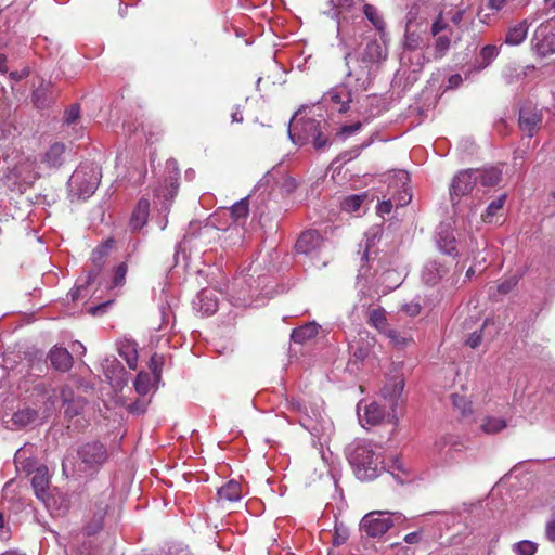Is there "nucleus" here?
<instances>
[{
    "label": "nucleus",
    "mask_w": 555,
    "mask_h": 555,
    "mask_svg": "<svg viewBox=\"0 0 555 555\" xmlns=\"http://www.w3.org/2000/svg\"><path fill=\"white\" fill-rule=\"evenodd\" d=\"M450 400L454 409H456L461 414L466 415L472 412L470 401L464 395L452 393L450 396Z\"/></svg>",
    "instance_id": "e433bc0d"
},
{
    "label": "nucleus",
    "mask_w": 555,
    "mask_h": 555,
    "mask_svg": "<svg viewBox=\"0 0 555 555\" xmlns=\"http://www.w3.org/2000/svg\"><path fill=\"white\" fill-rule=\"evenodd\" d=\"M393 526V519L388 512L374 511L363 516L360 529L370 538L384 535Z\"/></svg>",
    "instance_id": "20e7f679"
},
{
    "label": "nucleus",
    "mask_w": 555,
    "mask_h": 555,
    "mask_svg": "<svg viewBox=\"0 0 555 555\" xmlns=\"http://www.w3.org/2000/svg\"><path fill=\"white\" fill-rule=\"evenodd\" d=\"M476 185L473 176H455L450 185V198L453 205L460 202L462 196L469 194Z\"/></svg>",
    "instance_id": "2eb2a0df"
},
{
    "label": "nucleus",
    "mask_w": 555,
    "mask_h": 555,
    "mask_svg": "<svg viewBox=\"0 0 555 555\" xmlns=\"http://www.w3.org/2000/svg\"><path fill=\"white\" fill-rule=\"evenodd\" d=\"M37 418V412L33 409H24L13 414L12 421L20 426H26Z\"/></svg>",
    "instance_id": "c9c22d12"
},
{
    "label": "nucleus",
    "mask_w": 555,
    "mask_h": 555,
    "mask_svg": "<svg viewBox=\"0 0 555 555\" xmlns=\"http://www.w3.org/2000/svg\"><path fill=\"white\" fill-rule=\"evenodd\" d=\"M218 498L222 501L237 502L242 499V486L238 481L230 480L218 490Z\"/></svg>",
    "instance_id": "cd10ccee"
},
{
    "label": "nucleus",
    "mask_w": 555,
    "mask_h": 555,
    "mask_svg": "<svg viewBox=\"0 0 555 555\" xmlns=\"http://www.w3.org/2000/svg\"><path fill=\"white\" fill-rule=\"evenodd\" d=\"M135 391L140 396H145L151 390V376L146 372H140L134 380Z\"/></svg>",
    "instance_id": "58836bf2"
},
{
    "label": "nucleus",
    "mask_w": 555,
    "mask_h": 555,
    "mask_svg": "<svg viewBox=\"0 0 555 555\" xmlns=\"http://www.w3.org/2000/svg\"><path fill=\"white\" fill-rule=\"evenodd\" d=\"M324 240L315 230H309L301 233L296 243V251L315 258L320 255Z\"/></svg>",
    "instance_id": "f8f14e48"
},
{
    "label": "nucleus",
    "mask_w": 555,
    "mask_h": 555,
    "mask_svg": "<svg viewBox=\"0 0 555 555\" xmlns=\"http://www.w3.org/2000/svg\"><path fill=\"white\" fill-rule=\"evenodd\" d=\"M363 13L377 30H379V31L384 30V27H385L384 20L375 7H373L371 4H365L363 7Z\"/></svg>",
    "instance_id": "72a5a7b5"
},
{
    "label": "nucleus",
    "mask_w": 555,
    "mask_h": 555,
    "mask_svg": "<svg viewBox=\"0 0 555 555\" xmlns=\"http://www.w3.org/2000/svg\"><path fill=\"white\" fill-rule=\"evenodd\" d=\"M358 155H359L358 150H352V151L343 153L341 155H339L336 159H334L331 163L328 170H331L333 173H339L341 171L344 165H346L347 163L354 159Z\"/></svg>",
    "instance_id": "473e14b6"
},
{
    "label": "nucleus",
    "mask_w": 555,
    "mask_h": 555,
    "mask_svg": "<svg viewBox=\"0 0 555 555\" xmlns=\"http://www.w3.org/2000/svg\"><path fill=\"white\" fill-rule=\"evenodd\" d=\"M288 135L294 144L305 145L312 142L313 147L318 151L328 145L327 137L323 134L321 129V121L310 118L296 119L295 117L289 125Z\"/></svg>",
    "instance_id": "f03ea898"
},
{
    "label": "nucleus",
    "mask_w": 555,
    "mask_h": 555,
    "mask_svg": "<svg viewBox=\"0 0 555 555\" xmlns=\"http://www.w3.org/2000/svg\"><path fill=\"white\" fill-rule=\"evenodd\" d=\"M107 249L108 247L107 246H102V247H99L96 248L95 250H93L92 253V262L95 267L94 271H91L86 280L85 283L82 284H77L75 286V288H73L69 293L70 297L73 300H77L80 296H81V293L82 291L86 289L87 285L94 279V276L99 273V271L101 270L102 268V264L104 262V258L106 257L107 255Z\"/></svg>",
    "instance_id": "4468645a"
},
{
    "label": "nucleus",
    "mask_w": 555,
    "mask_h": 555,
    "mask_svg": "<svg viewBox=\"0 0 555 555\" xmlns=\"http://www.w3.org/2000/svg\"><path fill=\"white\" fill-rule=\"evenodd\" d=\"M33 102L36 107L43 108L47 106L50 102V100L47 96V90L43 88H38L33 93Z\"/></svg>",
    "instance_id": "a18cd8bd"
},
{
    "label": "nucleus",
    "mask_w": 555,
    "mask_h": 555,
    "mask_svg": "<svg viewBox=\"0 0 555 555\" xmlns=\"http://www.w3.org/2000/svg\"><path fill=\"white\" fill-rule=\"evenodd\" d=\"M390 188H400L392 194V199L397 206H406L412 199L409 176H393V181L389 182Z\"/></svg>",
    "instance_id": "f3484780"
},
{
    "label": "nucleus",
    "mask_w": 555,
    "mask_h": 555,
    "mask_svg": "<svg viewBox=\"0 0 555 555\" xmlns=\"http://www.w3.org/2000/svg\"><path fill=\"white\" fill-rule=\"evenodd\" d=\"M451 43V38L448 35H438L435 42V57H442L446 52L449 50Z\"/></svg>",
    "instance_id": "a19ab883"
},
{
    "label": "nucleus",
    "mask_w": 555,
    "mask_h": 555,
    "mask_svg": "<svg viewBox=\"0 0 555 555\" xmlns=\"http://www.w3.org/2000/svg\"><path fill=\"white\" fill-rule=\"evenodd\" d=\"M391 343L397 347H404L409 339L406 337H403L400 333H398L395 330L388 328L386 333H384Z\"/></svg>",
    "instance_id": "49530a36"
},
{
    "label": "nucleus",
    "mask_w": 555,
    "mask_h": 555,
    "mask_svg": "<svg viewBox=\"0 0 555 555\" xmlns=\"http://www.w3.org/2000/svg\"><path fill=\"white\" fill-rule=\"evenodd\" d=\"M498 55V48L495 46H486L480 51V56L489 64Z\"/></svg>",
    "instance_id": "8fccbe9b"
},
{
    "label": "nucleus",
    "mask_w": 555,
    "mask_h": 555,
    "mask_svg": "<svg viewBox=\"0 0 555 555\" xmlns=\"http://www.w3.org/2000/svg\"><path fill=\"white\" fill-rule=\"evenodd\" d=\"M198 310L205 315L214 314L218 309V300L214 292L209 289H203L197 295Z\"/></svg>",
    "instance_id": "a878e982"
},
{
    "label": "nucleus",
    "mask_w": 555,
    "mask_h": 555,
    "mask_svg": "<svg viewBox=\"0 0 555 555\" xmlns=\"http://www.w3.org/2000/svg\"><path fill=\"white\" fill-rule=\"evenodd\" d=\"M393 199L392 198H389L387 201H383L378 204L377 206V212L380 215V216H384V215H388L391 212L392 210V206H393Z\"/></svg>",
    "instance_id": "603ef678"
},
{
    "label": "nucleus",
    "mask_w": 555,
    "mask_h": 555,
    "mask_svg": "<svg viewBox=\"0 0 555 555\" xmlns=\"http://www.w3.org/2000/svg\"><path fill=\"white\" fill-rule=\"evenodd\" d=\"M128 272V266L126 262H121L114 269V274L109 284V288L121 287L126 282V275Z\"/></svg>",
    "instance_id": "4c0bfd02"
},
{
    "label": "nucleus",
    "mask_w": 555,
    "mask_h": 555,
    "mask_svg": "<svg viewBox=\"0 0 555 555\" xmlns=\"http://www.w3.org/2000/svg\"><path fill=\"white\" fill-rule=\"evenodd\" d=\"M369 324L375 327L379 333H386V331L389 328L386 311L380 307L371 310L369 314Z\"/></svg>",
    "instance_id": "c85d7f7f"
},
{
    "label": "nucleus",
    "mask_w": 555,
    "mask_h": 555,
    "mask_svg": "<svg viewBox=\"0 0 555 555\" xmlns=\"http://www.w3.org/2000/svg\"><path fill=\"white\" fill-rule=\"evenodd\" d=\"M362 125L361 122H356V124H352V125H346V126H343L340 127V129L337 131L336 135L337 138H339L340 140H346L348 139L349 137L353 135L354 133H357L360 129H361Z\"/></svg>",
    "instance_id": "c03bdc74"
},
{
    "label": "nucleus",
    "mask_w": 555,
    "mask_h": 555,
    "mask_svg": "<svg viewBox=\"0 0 555 555\" xmlns=\"http://www.w3.org/2000/svg\"><path fill=\"white\" fill-rule=\"evenodd\" d=\"M323 100L332 111L346 113L352 101V93L346 85H339L326 92Z\"/></svg>",
    "instance_id": "9b49d317"
},
{
    "label": "nucleus",
    "mask_w": 555,
    "mask_h": 555,
    "mask_svg": "<svg viewBox=\"0 0 555 555\" xmlns=\"http://www.w3.org/2000/svg\"><path fill=\"white\" fill-rule=\"evenodd\" d=\"M79 457L89 467L100 466L107 459L106 448L98 441L86 443L79 450Z\"/></svg>",
    "instance_id": "ddd939ff"
},
{
    "label": "nucleus",
    "mask_w": 555,
    "mask_h": 555,
    "mask_svg": "<svg viewBox=\"0 0 555 555\" xmlns=\"http://www.w3.org/2000/svg\"><path fill=\"white\" fill-rule=\"evenodd\" d=\"M27 473L31 475L30 481L35 495L38 500L42 501L44 504H48L51 498L50 474L48 467L43 464H39L34 469L29 468Z\"/></svg>",
    "instance_id": "9d476101"
},
{
    "label": "nucleus",
    "mask_w": 555,
    "mask_h": 555,
    "mask_svg": "<svg viewBox=\"0 0 555 555\" xmlns=\"http://www.w3.org/2000/svg\"><path fill=\"white\" fill-rule=\"evenodd\" d=\"M348 460L357 478L362 481L373 480L385 470L382 447L367 440L357 442Z\"/></svg>",
    "instance_id": "f257e3e1"
},
{
    "label": "nucleus",
    "mask_w": 555,
    "mask_h": 555,
    "mask_svg": "<svg viewBox=\"0 0 555 555\" xmlns=\"http://www.w3.org/2000/svg\"><path fill=\"white\" fill-rule=\"evenodd\" d=\"M506 195L502 194L496 199L492 201L487 209L486 212L482 215V220L485 222H492L493 217L503 208L505 204Z\"/></svg>",
    "instance_id": "f704fd0d"
},
{
    "label": "nucleus",
    "mask_w": 555,
    "mask_h": 555,
    "mask_svg": "<svg viewBox=\"0 0 555 555\" xmlns=\"http://www.w3.org/2000/svg\"><path fill=\"white\" fill-rule=\"evenodd\" d=\"M448 270L436 261L428 262L422 272V280L427 285H436L446 274Z\"/></svg>",
    "instance_id": "4be33fe9"
},
{
    "label": "nucleus",
    "mask_w": 555,
    "mask_h": 555,
    "mask_svg": "<svg viewBox=\"0 0 555 555\" xmlns=\"http://www.w3.org/2000/svg\"><path fill=\"white\" fill-rule=\"evenodd\" d=\"M518 283L515 276L508 278L498 284V293L502 295L508 294Z\"/></svg>",
    "instance_id": "de8ad7c7"
},
{
    "label": "nucleus",
    "mask_w": 555,
    "mask_h": 555,
    "mask_svg": "<svg viewBox=\"0 0 555 555\" xmlns=\"http://www.w3.org/2000/svg\"><path fill=\"white\" fill-rule=\"evenodd\" d=\"M286 409L289 412L297 414L298 423L308 431L314 433L319 430V423L321 413L312 409L311 413L308 412L306 404L296 398H286Z\"/></svg>",
    "instance_id": "423d86ee"
},
{
    "label": "nucleus",
    "mask_w": 555,
    "mask_h": 555,
    "mask_svg": "<svg viewBox=\"0 0 555 555\" xmlns=\"http://www.w3.org/2000/svg\"><path fill=\"white\" fill-rule=\"evenodd\" d=\"M449 88H456L461 85L462 82V77L461 75L459 74H455V75H452L450 78H449Z\"/></svg>",
    "instance_id": "680f3d73"
},
{
    "label": "nucleus",
    "mask_w": 555,
    "mask_h": 555,
    "mask_svg": "<svg viewBox=\"0 0 555 555\" xmlns=\"http://www.w3.org/2000/svg\"><path fill=\"white\" fill-rule=\"evenodd\" d=\"M438 248L450 256H456V241L452 230L447 225H440L437 231Z\"/></svg>",
    "instance_id": "aec40b11"
},
{
    "label": "nucleus",
    "mask_w": 555,
    "mask_h": 555,
    "mask_svg": "<svg viewBox=\"0 0 555 555\" xmlns=\"http://www.w3.org/2000/svg\"><path fill=\"white\" fill-rule=\"evenodd\" d=\"M109 304H111V301H107V302H105V304H103V305H99V306L92 307V308L90 309V312H91L92 314H96V313H99L100 311H102V310H103V308H105V307H106V306H108Z\"/></svg>",
    "instance_id": "338daca9"
},
{
    "label": "nucleus",
    "mask_w": 555,
    "mask_h": 555,
    "mask_svg": "<svg viewBox=\"0 0 555 555\" xmlns=\"http://www.w3.org/2000/svg\"><path fill=\"white\" fill-rule=\"evenodd\" d=\"M360 421H365L369 425H378L383 422L392 423L396 421V410L390 409V406L383 401L376 402L373 401L370 404L365 405L364 413L359 414Z\"/></svg>",
    "instance_id": "1a4fd4ad"
},
{
    "label": "nucleus",
    "mask_w": 555,
    "mask_h": 555,
    "mask_svg": "<svg viewBox=\"0 0 555 555\" xmlns=\"http://www.w3.org/2000/svg\"><path fill=\"white\" fill-rule=\"evenodd\" d=\"M249 214L248 196L241 198L230 207L231 218L235 222L245 221Z\"/></svg>",
    "instance_id": "c756f323"
},
{
    "label": "nucleus",
    "mask_w": 555,
    "mask_h": 555,
    "mask_svg": "<svg viewBox=\"0 0 555 555\" xmlns=\"http://www.w3.org/2000/svg\"><path fill=\"white\" fill-rule=\"evenodd\" d=\"M118 353L126 361L127 365L131 370H135L138 366V350L137 344L131 340L120 341L118 345Z\"/></svg>",
    "instance_id": "bb28decb"
},
{
    "label": "nucleus",
    "mask_w": 555,
    "mask_h": 555,
    "mask_svg": "<svg viewBox=\"0 0 555 555\" xmlns=\"http://www.w3.org/2000/svg\"><path fill=\"white\" fill-rule=\"evenodd\" d=\"M129 411L134 414L143 413L146 409V403L144 401H137L128 406Z\"/></svg>",
    "instance_id": "4d7b16f0"
},
{
    "label": "nucleus",
    "mask_w": 555,
    "mask_h": 555,
    "mask_svg": "<svg viewBox=\"0 0 555 555\" xmlns=\"http://www.w3.org/2000/svg\"><path fill=\"white\" fill-rule=\"evenodd\" d=\"M404 383L401 378H395L389 380L383 387L382 400L386 402L390 409L397 410L399 398L403 391Z\"/></svg>",
    "instance_id": "6ab92c4d"
},
{
    "label": "nucleus",
    "mask_w": 555,
    "mask_h": 555,
    "mask_svg": "<svg viewBox=\"0 0 555 555\" xmlns=\"http://www.w3.org/2000/svg\"><path fill=\"white\" fill-rule=\"evenodd\" d=\"M150 215V202L145 198H141L135 205L131 218L130 227L133 231L141 230L147 222Z\"/></svg>",
    "instance_id": "412c9836"
},
{
    "label": "nucleus",
    "mask_w": 555,
    "mask_h": 555,
    "mask_svg": "<svg viewBox=\"0 0 555 555\" xmlns=\"http://www.w3.org/2000/svg\"><path fill=\"white\" fill-rule=\"evenodd\" d=\"M79 114H80V109H79L78 105L74 104V105L69 106L65 111V114H64L65 124H67V125L75 124L77 121V119L79 118Z\"/></svg>",
    "instance_id": "09e8293b"
},
{
    "label": "nucleus",
    "mask_w": 555,
    "mask_h": 555,
    "mask_svg": "<svg viewBox=\"0 0 555 555\" xmlns=\"http://www.w3.org/2000/svg\"><path fill=\"white\" fill-rule=\"evenodd\" d=\"M166 169L169 173L171 172H175V171H178L179 168H178V163L176 159H168L167 163H166Z\"/></svg>",
    "instance_id": "e2e57ef3"
},
{
    "label": "nucleus",
    "mask_w": 555,
    "mask_h": 555,
    "mask_svg": "<svg viewBox=\"0 0 555 555\" xmlns=\"http://www.w3.org/2000/svg\"><path fill=\"white\" fill-rule=\"evenodd\" d=\"M320 326L315 322L307 323L292 331L291 339L296 344H305L315 337Z\"/></svg>",
    "instance_id": "5701e85b"
},
{
    "label": "nucleus",
    "mask_w": 555,
    "mask_h": 555,
    "mask_svg": "<svg viewBox=\"0 0 555 555\" xmlns=\"http://www.w3.org/2000/svg\"><path fill=\"white\" fill-rule=\"evenodd\" d=\"M179 183L177 177L166 176L163 179L159 188L155 190V196L164 198V201H171L178 193Z\"/></svg>",
    "instance_id": "393cba45"
},
{
    "label": "nucleus",
    "mask_w": 555,
    "mask_h": 555,
    "mask_svg": "<svg viewBox=\"0 0 555 555\" xmlns=\"http://www.w3.org/2000/svg\"><path fill=\"white\" fill-rule=\"evenodd\" d=\"M533 47L542 56L555 53V20H548L535 29Z\"/></svg>",
    "instance_id": "0eeeda50"
},
{
    "label": "nucleus",
    "mask_w": 555,
    "mask_h": 555,
    "mask_svg": "<svg viewBox=\"0 0 555 555\" xmlns=\"http://www.w3.org/2000/svg\"><path fill=\"white\" fill-rule=\"evenodd\" d=\"M448 14H450V20L454 25H460V23L463 21L465 10L459 9L455 11H451Z\"/></svg>",
    "instance_id": "6e6d98bb"
},
{
    "label": "nucleus",
    "mask_w": 555,
    "mask_h": 555,
    "mask_svg": "<svg viewBox=\"0 0 555 555\" xmlns=\"http://www.w3.org/2000/svg\"><path fill=\"white\" fill-rule=\"evenodd\" d=\"M347 540V532L344 531L343 533H339L338 529L336 530V537H335V543L340 544L344 543Z\"/></svg>",
    "instance_id": "69168bd1"
},
{
    "label": "nucleus",
    "mask_w": 555,
    "mask_h": 555,
    "mask_svg": "<svg viewBox=\"0 0 555 555\" xmlns=\"http://www.w3.org/2000/svg\"><path fill=\"white\" fill-rule=\"evenodd\" d=\"M365 197H366L365 194H357V195L347 196L343 201L341 207L345 211L354 212L360 209Z\"/></svg>",
    "instance_id": "ea45409f"
},
{
    "label": "nucleus",
    "mask_w": 555,
    "mask_h": 555,
    "mask_svg": "<svg viewBox=\"0 0 555 555\" xmlns=\"http://www.w3.org/2000/svg\"><path fill=\"white\" fill-rule=\"evenodd\" d=\"M481 340H482V335H481V332H474L469 335V337L467 338L466 340V344L475 349L477 348L480 344H481Z\"/></svg>",
    "instance_id": "864d4df0"
},
{
    "label": "nucleus",
    "mask_w": 555,
    "mask_h": 555,
    "mask_svg": "<svg viewBox=\"0 0 555 555\" xmlns=\"http://www.w3.org/2000/svg\"><path fill=\"white\" fill-rule=\"evenodd\" d=\"M332 16L337 20V37L343 44H347V39L344 34L341 20H346L345 13L351 11L356 4V0H331Z\"/></svg>",
    "instance_id": "dca6fc26"
},
{
    "label": "nucleus",
    "mask_w": 555,
    "mask_h": 555,
    "mask_svg": "<svg viewBox=\"0 0 555 555\" xmlns=\"http://www.w3.org/2000/svg\"><path fill=\"white\" fill-rule=\"evenodd\" d=\"M402 310L411 315V317H414V315H417L420 312H421V306L418 302H410V304H405L402 306Z\"/></svg>",
    "instance_id": "5fc2aeb1"
},
{
    "label": "nucleus",
    "mask_w": 555,
    "mask_h": 555,
    "mask_svg": "<svg viewBox=\"0 0 555 555\" xmlns=\"http://www.w3.org/2000/svg\"><path fill=\"white\" fill-rule=\"evenodd\" d=\"M528 29V20H524L518 24L511 26L506 33L505 42L509 46L520 44L527 38Z\"/></svg>",
    "instance_id": "b1692460"
},
{
    "label": "nucleus",
    "mask_w": 555,
    "mask_h": 555,
    "mask_svg": "<svg viewBox=\"0 0 555 555\" xmlns=\"http://www.w3.org/2000/svg\"><path fill=\"white\" fill-rule=\"evenodd\" d=\"M482 177H483L482 183L485 185H490V184H494L498 182V176L489 175V176H482Z\"/></svg>",
    "instance_id": "0e129e2a"
},
{
    "label": "nucleus",
    "mask_w": 555,
    "mask_h": 555,
    "mask_svg": "<svg viewBox=\"0 0 555 555\" xmlns=\"http://www.w3.org/2000/svg\"><path fill=\"white\" fill-rule=\"evenodd\" d=\"M506 427V422L501 417L488 416L486 417L480 428L486 434H496Z\"/></svg>",
    "instance_id": "2f4dec72"
},
{
    "label": "nucleus",
    "mask_w": 555,
    "mask_h": 555,
    "mask_svg": "<svg viewBox=\"0 0 555 555\" xmlns=\"http://www.w3.org/2000/svg\"><path fill=\"white\" fill-rule=\"evenodd\" d=\"M508 0H489V7L492 10L500 11L504 8Z\"/></svg>",
    "instance_id": "052dcab7"
},
{
    "label": "nucleus",
    "mask_w": 555,
    "mask_h": 555,
    "mask_svg": "<svg viewBox=\"0 0 555 555\" xmlns=\"http://www.w3.org/2000/svg\"><path fill=\"white\" fill-rule=\"evenodd\" d=\"M48 358L52 367L56 371L67 372L73 366V356L64 347L53 346L49 351Z\"/></svg>",
    "instance_id": "a211bd4d"
},
{
    "label": "nucleus",
    "mask_w": 555,
    "mask_h": 555,
    "mask_svg": "<svg viewBox=\"0 0 555 555\" xmlns=\"http://www.w3.org/2000/svg\"><path fill=\"white\" fill-rule=\"evenodd\" d=\"M387 56V41L384 35L379 39L369 41L360 55V62L365 70V75L369 77L375 73L379 65L386 61Z\"/></svg>",
    "instance_id": "7ed1b4c3"
},
{
    "label": "nucleus",
    "mask_w": 555,
    "mask_h": 555,
    "mask_svg": "<svg viewBox=\"0 0 555 555\" xmlns=\"http://www.w3.org/2000/svg\"><path fill=\"white\" fill-rule=\"evenodd\" d=\"M231 117H232V121H235V122H242L243 121V115H242V113L238 109L233 112Z\"/></svg>",
    "instance_id": "774afa93"
},
{
    "label": "nucleus",
    "mask_w": 555,
    "mask_h": 555,
    "mask_svg": "<svg viewBox=\"0 0 555 555\" xmlns=\"http://www.w3.org/2000/svg\"><path fill=\"white\" fill-rule=\"evenodd\" d=\"M421 36L414 31L410 30V23L406 25L405 38H404V48L409 50H415L421 44Z\"/></svg>",
    "instance_id": "37998d69"
},
{
    "label": "nucleus",
    "mask_w": 555,
    "mask_h": 555,
    "mask_svg": "<svg viewBox=\"0 0 555 555\" xmlns=\"http://www.w3.org/2000/svg\"><path fill=\"white\" fill-rule=\"evenodd\" d=\"M448 28H449L448 24L444 22V20L440 15L431 25V35L438 36L442 31L448 30Z\"/></svg>",
    "instance_id": "3c124183"
},
{
    "label": "nucleus",
    "mask_w": 555,
    "mask_h": 555,
    "mask_svg": "<svg viewBox=\"0 0 555 555\" xmlns=\"http://www.w3.org/2000/svg\"><path fill=\"white\" fill-rule=\"evenodd\" d=\"M537 548V544L528 540L520 541L514 545V552L517 555H533Z\"/></svg>",
    "instance_id": "79ce46f5"
},
{
    "label": "nucleus",
    "mask_w": 555,
    "mask_h": 555,
    "mask_svg": "<svg viewBox=\"0 0 555 555\" xmlns=\"http://www.w3.org/2000/svg\"><path fill=\"white\" fill-rule=\"evenodd\" d=\"M543 113L537 105L525 104L519 109L518 126L528 137L532 138L541 128Z\"/></svg>",
    "instance_id": "6e6552de"
},
{
    "label": "nucleus",
    "mask_w": 555,
    "mask_h": 555,
    "mask_svg": "<svg viewBox=\"0 0 555 555\" xmlns=\"http://www.w3.org/2000/svg\"><path fill=\"white\" fill-rule=\"evenodd\" d=\"M545 535L547 540L555 541V518L550 520L546 525Z\"/></svg>",
    "instance_id": "13d9d810"
},
{
    "label": "nucleus",
    "mask_w": 555,
    "mask_h": 555,
    "mask_svg": "<svg viewBox=\"0 0 555 555\" xmlns=\"http://www.w3.org/2000/svg\"><path fill=\"white\" fill-rule=\"evenodd\" d=\"M65 153V145L62 143H54L46 153V162L50 167L56 168L62 163V156Z\"/></svg>",
    "instance_id": "7c9ffc66"
},
{
    "label": "nucleus",
    "mask_w": 555,
    "mask_h": 555,
    "mask_svg": "<svg viewBox=\"0 0 555 555\" xmlns=\"http://www.w3.org/2000/svg\"><path fill=\"white\" fill-rule=\"evenodd\" d=\"M101 176H69L67 181L68 194L72 199L90 197L100 184Z\"/></svg>",
    "instance_id": "39448f33"
},
{
    "label": "nucleus",
    "mask_w": 555,
    "mask_h": 555,
    "mask_svg": "<svg viewBox=\"0 0 555 555\" xmlns=\"http://www.w3.org/2000/svg\"><path fill=\"white\" fill-rule=\"evenodd\" d=\"M420 541H421V532L420 531H414V532L408 533L404 537V542H406L408 544H415V543H418Z\"/></svg>",
    "instance_id": "bf43d9fd"
}]
</instances>
